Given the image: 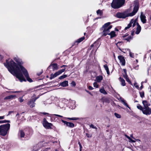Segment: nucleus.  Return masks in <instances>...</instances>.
<instances>
[{
	"label": "nucleus",
	"mask_w": 151,
	"mask_h": 151,
	"mask_svg": "<svg viewBox=\"0 0 151 151\" xmlns=\"http://www.w3.org/2000/svg\"><path fill=\"white\" fill-rule=\"evenodd\" d=\"M14 59L17 63V64L12 60L9 59L6 60V63H4V65L7 68L9 71L14 76H15L21 82L26 81V80L21 72V71L27 80L30 82H32L33 81L29 78L27 70L20 65V60L17 57L14 58Z\"/></svg>",
	"instance_id": "f257e3e1"
},
{
	"label": "nucleus",
	"mask_w": 151,
	"mask_h": 151,
	"mask_svg": "<svg viewBox=\"0 0 151 151\" xmlns=\"http://www.w3.org/2000/svg\"><path fill=\"white\" fill-rule=\"evenodd\" d=\"M134 6L133 11L130 13L131 9H128L124 12H118L116 14V17L120 18H125L129 17H132L135 15L138 10L139 7L138 2L137 1H134Z\"/></svg>",
	"instance_id": "f03ea898"
},
{
	"label": "nucleus",
	"mask_w": 151,
	"mask_h": 151,
	"mask_svg": "<svg viewBox=\"0 0 151 151\" xmlns=\"http://www.w3.org/2000/svg\"><path fill=\"white\" fill-rule=\"evenodd\" d=\"M111 23L107 22L102 27V30H103L102 32V36H105L108 35H110L111 38H113L115 36V33L114 31H111L109 33L110 29L112 28V26L110 25Z\"/></svg>",
	"instance_id": "7ed1b4c3"
},
{
	"label": "nucleus",
	"mask_w": 151,
	"mask_h": 151,
	"mask_svg": "<svg viewBox=\"0 0 151 151\" xmlns=\"http://www.w3.org/2000/svg\"><path fill=\"white\" fill-rule=\"evenodd\" d=\"M137 19L135 20L132 19L131 20L130 23L128 24L127 26L125 27L124 30H126L129 29L132 25V27H133L136 24H137V27L136 28V31L135 33L137 34H138L141 31V28L139 23L137 22Z\"/></svg>",
	"instance_id": "20e7f679"
},
{
	"label": "nucleus",
	"mask_w": 151,
	"mask_h": 151,
	"mask_svg": "<svg viewBox=\"0 0 151 151\" xmlns=\"http://www.w3.org/2000/svg\"><path fill=\"white\" fill-rule=\"evenodd\" d=\"M10 128V124L7 123L0 126V135L4 136L9 132Z\"/></svg>",
	"instance_id": "39448f33"
},
{
	"label": "nucleus",
	"mask_w": 151,
	"mask_h": 151,
	"mask_svg": "<svg viewBox=\"0 0 151 151\" xmlns=\"http://www.w3.org/2000/svg\"><path fill=\"white\" fill-rule=\"evenodd\" d=\"M142 103L144 107L142 113L146 115H149L151 114V108L149 107L150 105V104L145 100L143 101Z\"/></svg>",
	"instance_id": "423d86ee"
},
{
	"label": "nucleus",
	"mask_w": 151,
	"mask_h": 151,
	"mask_svg": "<svg viewBox=\"0 0 151 151\" xmlns=\"http://www.w3.org/2000/svg\"><path fill=\"white\" fill-rule=\"evenodd\" d=\"M125 3V0H113L111 6L114 9H117L122 6Z\"/></svg>",
	"instance_id": "0eeeda50"
},
{
	"label": "nucleus",
	"mask_w": 151,
	"mask_h": 151,
	"mask_svg": "<svg viewBox=\"0 0 151 151\" xmlns=\"http://www.w3.org/2000/svg\"><path fill=\"white\" fill-rule=\"evenodd\" d=\"M42 124L43 126L47 129L50 128L52 126V124L48 122L45 118H44L43 119Z\"/></svg>",
	"instance_id": "6e6552de"
},
{
	"label": "nucleus",
	"mask_w": 151,
	"mask_h": 151,
	"mask_svg": "<svg viewBox=\"0 0 151 151\" xmlns=\"http://www.w3.org/2000/svg\"><path fill=\"white\" fill-rule=\"evenodd\" d=\"M61 121L66 127L71 128H73L74 127V124L73 123L68 122L63 120H61Z\"/></svg>",
	"instance_id": "1a4fd4ad"
},
{
	"label": "nucleus",
	"mask_w": 151,
	"mask_h": 151,
	"mask_svg": "<svg viewBox=\"0 0 151 151\" xmlns=\"http://www.w3.org/2000/svg\"><path fill=\"white\" fill-rule=\"evenodd\" d=\"M37 100V99H31L28 102V105L31 108H33L35 106V102Z\"/></svg>",
	"instance_id": "9d476101"
},
{
	"label": "nucleus",
	"mask_w": 151,
	"mask_h": 151,
	"mask_svg": "<svg viewBox=\"0 0 151 151\" xmlns=\"http://www.w3.org/2000/svg\"><path fill=\"white\" fill-rule=\"evenodd\" d=\"M140 18L141 22H142L143 23L145 24L146 23L147 20L146 19V16L144 14L143 12H141V13Z\"/></svg>",
	"instance_id": "9b49d317"
},
{
	"label": "nucleus",
	"mask_w": 151,
	"mask_h": 151,
	"mask_svg": "<svg viewBox=\"0 0 151 151\" xmlns=\"http://www.w3.org/2000/svg\"><path fill=\"white\" fill-rule=\"evenodd\" d=\"M118 58L120 62L121 63L122 65L124 66L125 64V61L124 57L122 55H119L118 56Z\"/></svg>",
	"instance_id": "f8f14e48"
},
{
	"label": "nucleus",
	"mask_w": 151,
	"mask_h": 151,
	"mask_svg": "<svg viewBox=\"0 0 151 151\" xmlns=\"http://www.w3.org/2000/svg\"><path fill=\"white\" fill-rule=\"evenodd\" d=\"M51 66L52 67L53 70H55L58 69L57 64L56 63L51 64L48 67V69H50Z\"/></svg>",
	"instance_id": "ddd939ff"
},
{
	"label": "nucleus",
	"mask_w": 151,
	"mask_h": 151,
	"mask_svg": "<svg viewBox=\"0 0 151 151\" xmlns=\"http://www.w3.org/2000/svg\"><path fill=\"white\" fill-rule=\"evenodd\" d=\"M41 145V143H39L38 144L35 146L33 147L32 151H37L41 147V146H39Z\"/></svg>",
	"instance_id": "4468645a"
},
{
	"label": "nucleus",
	"mask_w": 151,
	"mask_h": 151,
	"mask_svg": "<svg viewBox=\"0 0 151 151\" xmlns=\"http://www.w3.org/2000/svg\"><path fill=\"white\" fill-rule=\"evenodd\" d=\"M60 85L63 87H66L68 85V81H65L60 84Z\"/></svg>",
	"instance_id": "2eb2a0df"
},
{
	"label": "nucleus",
	"mask_w": 151,
	"mask_h": 151,
	"mask_svg": "<svg viewBox=\"0 0 151 151\" xmlns=\"http://www.w3.org/2000/svg\"><path fill=\"white\" fill-rule=\"evenodd\" d=\"M58 75H59L57 72L55 73L54 74L52 73L50 74V80H52V79L54 78H55Z\"/></svg>",
	"instance_id": "dca6fc26"
},
{
	"label": "nucleus",
	"mask_w": 151,
	"mask_h": 151,
	"mask_svg": "<svg viewBox=\"0 0 151 151\" xmlns=\"http://www.w3.org/2000/svg\"><path fill=\"white\" fill-rule=\"evenodd\" d=\"M16 97V95H10L4 98V100H9L15 99Z\"/></svg>",
	"instance_id": "f3484780"
},
{
	"label": "nucleus",
	"mask_w": 151,
	"mask_h": 151,
	"mask_svg": "<svg viewBox=\"0 0 151 151\" xmlns=\"http://www.w3.org/2000/svg\"><path fill=\"white\" fill-rule=\"evenodd\" d=\"M102 100L103 103H109L110 102V99L106 98H103L102 99Z\"/></svg>",
	"instance_id": "a211bd4d"
},
{
	"label": "nucleus",
	"mask_w": 151,
	"mask_h": 151,
	"mask_svg": "<svg viewBox=\"0 0 151 151\" xmlns=\"http://www.w3.org/2000/svg\"><path fill=\"white\" fill-rule=\"evenodd\" d=\"M102 79V76H99L96 77V81L98 82H100Z\"/></svg>",
	"instance_id": "6ab92c4d"
},
{
	"label": "nucleus",
	"mask_w": 151,
	"mask_h": 151,
	"mask_svg": "<svg viewBox=\"0 0 151 151\" xmlns=\"http://www.w3.org/2000/svg\"><path fill=\"white\" fill-rule=\"evenodd\" d=\"M119 80L121 82V85L123 86H125L126 85V83H125V80L121 77H119Z\"/></svg>",
	"instance_id": "aec40b11"
},
{
	"label": "nucleus",
	"mask_w": 151,
	"mask_h": 151,
	"mask_svg": "<svg viewBox=\"0 0 151 151\" xmlns=\"http://www.w3.org/2000/svg\"><path fill=\"white\" fill-rule=\"evenodd\" d=\"M123 71L124 73H123V77L125 79H126L127 78H128L127 73V70L125 69H124Z\"/></svg>",
	"instance_id": "412c9836"
},
{
	"label": "nucleus",
	"mask_w": 151,
	"mask_h": 151,
	"mask_svg": "<svg viewBox=\"0 0 151 151\" xmlns=\"http://www.w3.org/2000/svg\"><path fill=\"white\" fill-rule=\"evenodd\" d=\"M19 134V135L20 136V137H24L25 134L24 132L22 130H20Z\"/></svg>",
	"instance_id": "4be33fe9"
},
{
	"label": "nucleus",
	"mask_w": 151,
	"mask_h": 151,
	"mask_svg": "<svg viewBox=\"0 0 151 151\" xmlns=\"http://www.w3.org/2000/svg\"><path fill=\"white\" fill-rule=\"evenodd\" d=\"M133 37L131 36H129L125 38L124 40L127 41L128 42H130L131 40H132Z\"/></svg>",
	"instance_id": "5701e85b"
},
{
	"label": "nucleus",
	"mask_w": 151,
	"mask_h": 151,
	"mask_svg": "<svg viewBox=\"0 0 151 151\" xmlns=\"http://www.w3.org/2000/svg\"><path fill=\"white\" fill-rule=\"evenodd\" d=\"M121 102L122 103L126 106L127 107L129 108V109H130V107L127 104L126 102V101L124 99H122L121 100Z\"/></svg>",
	"instance_id": "b1692460"
},
{
	"label": "nucleus",
	"mask_w": 151,
	"mask_h": 151,
	"mask_svg": "<svg viewBox=\"0 0 151 151\" xmlns=\"http://www.w3.org/2000/svg\"><path fill=\"white\" fill-rule=\"evenodd\" d=\"M104 67L105 69V70H106L107 73L108 75L109 74V69L108 67V66L107 65H104Z\"/></svg>",
	"instance_id": "393cba45"
},
{
	"label": "nucleus",
	"mask_w": 151,
	"mask_h": 151,
	"mask_svg": "<svg viewBox=\"0 0 151 151\" xmlns=\"http://www.w3.org/2000/svg\"><path fill=\"white\" fill-rule=\"evenodd\" d=\"M85 39V37H83L81 38L78 39L77 40L76 42H78V43H79L81 42H82L83 40Z\"/></svg>",
	"instance_id": "a878e982"
},
{
	"label": "nucleus",
	"mask_w": 151,
	"mask_h": 151,
	"mask_svg": "<svg viewBox=\"0 0 151 151\" xmlns=\"http://www.w3.org/2000/svg\"><path fill=\"white\" fill-rule=\"evenodd\" d=\"M96 13H97V14L98 15H99L100 16L102 15L103 11L101 10H100V9L98 10L97 11Z\"/></svg>",
	"instance_id": "bb28decb"
},
{
	"label": "nucleus",
	"mask_w": 151,
	"mask_h": 151,
	"mask_svg": "<svg viewBox=\"0 0 151 151\" xmlns=\"http://www.w3.org/2000/svg\"><path fill=\"white\" fill-rule=\"evenodd\" d=\"M100 91L101 93L104 94H107V93L104 88L101 89L100 90Z\"/></svg>",
	"instance_id": "cd10ccee"
},
{
	"label": "nucleus",
	"mask_w": 151,
	"mask_h": 151,
	"mask_svg": "<svg viewBox=\"0 0 151 151\" xmlns=\"http://www.w3.org/2000/svg\"><path fill=\"white\" fill-rule=\"evenodd\" d=\"M65 70V68H64V69L60 70L57 72L58 75H59L61 74L62 73L64 72Z\"/></svg>",
	"instance_id": "c85d7f7f"
},
{
	"label": "nucleus",
	"mask_w": 151,
	"mask_h": 151,
	"mask_svg": "<svg viewBox=\"0 0 151 151\" xmlns=\"http://www.w3.org/2000/svg\"><path fill=\"white\" fill-rule=\"evenodd\" d=\"M67 119H69L70 120H77L78 119V118H76V117H73V118H69L68 117L66 118Z\"/></svg>",
	"instance_id": "c756f323"
},
{
	"label": "nucleus",
	"mask_w": 151,
	"mask_h": 151,
	"mask_svg": "<svg viewBox=\"0 0 151 151\" xmlns=\"http://www.w3.org/2000/svg\"><path fill=\"white\" fill-rule=\"evenodd\" d=\"M9 122H10L9 120H4L0 121V123H9Z\"/></svg>",
	"instance_id": "7c9ffc66"
},
{
	"label": "nucleus",
	"mask_w": 151,
	"mask_h": 151,
	"mask_svg": "<svg viewBox=\"0 0 151 151\" xmlns=\"http://www.w3.org/2000/svg\"><path fill=\"white\" fill-rule=\"evenodd\" d=\"M140 96L142 98L144 97V91L139 92Z\"/></svg>",
	"instance_id": "2f4dec72"
},
{
	"label": "nucleus",
	"mask_w": 151,
	"mask_h": 151,
	"mask_svg": "<svg viewBox=\"0 0 151 151\" xmlns=\"http://www.w3.org/2000/svg\"><path fill=\"white\" fill-rule=\"evenodd\" d=\"M114 115L115 116L118 118H121V115L117 113H115L114 114Z\"/></svg>",
	"instance_id": "473e14b6"
},
{
	"label": "nucleus",
	"mask_w": 151,
	"mask_h": 151,
	"mask_svg": "<svg viewBox=\"0 0 151 151\" xmlns=\"http://www.w3.org/2000/svg\"><path fill=\"white\" fill-rule=\"evenodd\" d=\"M137 108L140 110L142 111V112L143 111V107H142L141 105H138L137 106Z\"/></svg>",
	"instance_id": "72a5a7b5"
},
{
	"label": "nucleus",
	"mask_w": 151,
	"mask_h": 151,
	"mask_svg": "<svg viewBox=\"0 0 151 151\" xmlns=\"http://www.w3.org/2000/svg\"><path fill=\"white\" fill-rule=\"evenodd\" d=\"M67 75H63L62 76H61L59 77V79H63L64 78H65L67 77Z\"/></svg>",
	"instance_id": "f704fd0d"
},
{
	"label": "nucleus",
	"mask_w": 151,
	"mask_h": 151,
	"mask_svg": "<svg viewBox=\"0 0 151 151\" xmlns=\"http://www.w3.org/2000/svg\"><path fill=\"white\" fill-rule=\"evenodd\" d=\"M71 85L73 87H75L76 86V83L74 81H72L71 83Z\"/></svg>",
	"instance_id": "c9c22d12"
},
{
	"label": "nucleus",
	"mask_w": 151,
	"mask_h": 151,
	"mask_svg": "<svg viewBox=\"0 0 151 151\" xmlns=\"http://www.w3.org/2000/svg\"><path fill=\"white\" fill-rule=\"evenodd\" d=\"M93 86L97 88L99 87L98 85L97 84L96 82H95L93 83Z\"/></svg>",
	"instance_id": "e433bc0d"
},
{
	"label": "nucleus",
	"mask_w": 151,
	"mask_h": 151,
	"mask_svg": "<svg viewBox=\"0 0 151 151\" xmlns=\"http://www.w3.org/2000/svg\"><path fill=\"white\" fill-rule=\"evenodd\" d=\"M126 81L130 84L132 85L131 82L130 81V80L129 79V78H127L126 79H125Z\"/></svg>",
	"instance_id": "4c0bfd02"
},
{
	"label": "nucleus",
	"mask_w": 151,
	"mask_h": 151,
	"mask_svg": "<svg viewBox=\"0 0 151 151\" xmlns=\"http://www.w3.org/2000/svg\"><path fill=\"white\" fill-rule=\"evenodd\" d=\"M23 97H20L19 99V101L20 103L24 101V99H22Z\"/></svg>",
	"instance_id": "58836bf2"
},
{
	"label": "nucleus",
	"mask_w": 151,
	"mask_h": 151,
	"mask_svg": "<svg viewBox=\"0 0 151 151\" xmlns=\"http://www.w3.org/2000/svg\"><path fill=\"white\" fill-rule=\"evenodd\" d=\"M90 127L92 128L93 129H96L97 127L96 126H94L93 124H91L90 125Z\"/></svg>",
	"instance_id": "ea45409f"
},
{
	"label": "nucleus",
	"mask_w": 151,
	"mask_h": 151,
	"mask_svg": "<svg viewBox=\"0 0 151 151\" xmlns=\"http://www.w3.org/2000/svg\"><path fill=\"white\" fill-rule=\"evenodd\" d=\"M134 86L137 89H139V86L137 85V83L136 82L134 84Z\"/></svg>",
	"instance_id": "a19ab883"
},
{
	"label": "nucleus",
	"mask_w": 151,
	"mask_h": 151,
	"mask_svg": "<svg viewBox=\"0 0 151 151\" xmlns=\"http://www.w3.org/2000/svg\"><path fill=\"white\" fill-rule=\"evenodd\" d=\"M86 135L88 138L91 137V135L88 133H86Z\"/></svg>",
	"instance_id": "79ce46f5"
},
{
	"label": "nucleus",
	"mask_w": 151,
	"mask_h": 151,
	"mask_svg": "<svg viewBox=\"0 0 151 151\" xmlns=\"http://www.w3.org/2000/svg\"><path fill=\"white\" fill-rule=\"evenodd\" d=\"M129 55L130 57L132 58H134V55L132 53L130 52H129Z\"/></svg>",
	"instance_id": "37998d69"
},
{
	"label": "nucleus",
	"mask_w": 151,
	"mask_h": 151,
	"mask_svg": "<svg viewBox=\"0 0 151 151\" xmlns=\"http://www.w3.org/2000/svg\"><path fill=\"white\" fill-rule=\"evenodd\" d=\"M88 88L89 90H93V88L92 87H91V86H89Z\"/></svg>",
	"instance_id": "c03bdc74"
},
{
	"label": "nucleus",
	"mask_w": 151,
	"mask_h": 151,
	"mask_svg": "<svg viewBox=\"0 0 151 151\" xmlns=\"http://www.w3.org/2000/svg\"><path fill=\"white\" fill-rule=\"evenodd\" d=\"M13 112V111H9V113H8V114H7V116H8L9 115L11 114Z\"/></svg>",
	"instance_id": "a18cd8bd"
},
{
	"label": "nucleus",
	"mask_w": 151,
	"mask_h": 151,
	"mask_svg": "<svg viewBox=\"0 0 151 151\" xmlns=\"http://www.w3.org/2000/svg\"><path fill=\"white\" fill-rule=\"evenodd\" d=\"M42 73V71L41 72L37 73V75L38 76H39Z\"/></svg>",
	"instance_id": "49530a36"
},
{
	"label": "nucleus",
	"mask_w": 151,
	"mask_h": 151,
	"mask_svg": "<svg viewBox=\"0 0 151 151\" xmlns=\"http://www.w3.org/2000/svg\"><path fill=\"white\" fill-rule=\"evenodd\" d=\"M125 137H127V138L128 139H131V138H130V137H129V136H128L127 135L125 134Z\"/></svg>",
	"instance_id": "de8ad7c7"
},
{
	"label": "nucleus",
	"mask_w": 151,
	"mask_h": 151,
	"mask_svg": "<svg viewBox=\"0 0 151 151\" xmlns=\"http://www.w3.org/2000/svg\"><path fill=\"white\" fill-rule=\"evenodd\" d=\"M50 148H47L43 150H41V151H47V150L50 149Z\"/></svg>",
	"instance_id": "09e8293b"
},
{
	"label": "nucleus",
	"mask_w": 151,
	"mask_h": 151,
	"mask_svg": "<svg viewBox=\"0 0 151 151\" xmlns=\"http://www.w3.org/2000/svg\"><path fill=\"white\" fill-rule=\"evenodd\" d=\"M5 116H0V119H4Z\"/></svg>",
	"instance_id": "8fccbe9b"
},
{
	"label": "nucleus",
	"mask_w": 151,
	"mask_h": 151,
	"mask_svg": "<svg viewBox=\"0 0 151 151\" xmlns=\"http://www.w3.org/2000/svg\"><path fill=\"white\" fill-rule=\"evenodd\" d=\"M79 146V147H80V151H81V150H82V147L81 145H80Z\"/></svg>",
	"instance_id": "3c124183"
},
{
	"label": "nucleus",
	"mask_w": 151,
	"mask_h": 151,
	"mask_svg": "<svg viewBox=\"0 0 151 151\" xmlns=\"http://www.w3.org/2000/svg\"><path fill=\"white\" fill-rule=\"evenodd\" d=\"M41 113L44 115L49 114V113L46 112H42Z\"/></svg>",
	"instance_id": "603ef678"
},
{
	"label": "nucleus",
	"mask_w": 151,
	"mask_h": 151,
	"mask_svg": "<svg viewBox=\"0 0 151 151\" xmlns=\"http://www.w3.org/2000/svg\"><path fill=\"white\" fill-rule=\"evenodd\" d=\"M134 35V31H132L131 32V35L132 36V37H133V36Z\"/></svg>",
	"instance_id": "864d4df0"
},
{
	"label": "nucleus",
	"mask_w": 151,
	"mask_h": 151,
	"mask_svg": "<svg viewBox=\"0 0 151 151\" xmlns=\"http://www.w3.org/2000/svg\"><path fill=\"white\" fill-rule=\"evenodd\" d=\"M142 82L141 83V86L140 87V90H141L143 88V85L142 84Z\"/></svg>",
	"instance_id": "5fc2aeb1"
},
{
	"label": "nucleus",
	"mask_w": 151,
	"mask_h": 151,
	"mask_svg": "<svg viewBox=\"0 0 151 151\" xmlns=\"http://www.w3.org/2000/svg\"><path fill=\"white\" fill-rule=\"evenodd\" d=\"M21 92L20 91H13V92L14 93H20Z\"/></svg>",
	"instance_id": "6e6d98bb"
},
{
	"label": "nucleus",
	"mask_w": 151,
	"mask_h": 151,
	"mask_svg": "<svg viewBox=\"0 0 151 151\" xmlns=\"http://www.w3.org/2000/svg\"><path fill=\"white\" fill-rule=\"evenodd\" d=\"M129 140H130V141H131L132 142H135L134 140H132V139H129Z\"/></svg>",
	"instance_id": "4d7b16f0"
},
{
	"label": "nucleus",
	"mask_w": 151,
	"mask_h": 151,
	"mask_svg": "<svg viewBox=\"0 0 151 151\" xmlns=\"http://www.w3.org/2000/svg\"><path fill=\"white\" fill-rule=\"evenodd\" d=\"M67 65H62V66H60V68H63V67H67Z\"/></svg>",
	"instance_id": "13d9d810"
},
{
	"label": "nucleus",
	"mask_w": 151,
	"mask_h": 151,
	"mask_svg": "<svg viewBox=\"0 0 151 151\" xmlns=\"http://www.w3.org/2000/svg\"><path fill=\"white\" fill-rule=\"evenodd\" d=\"M95 44V42H94L93 44L91 46V47H93L94 46Z\"/></svg>",
	"instance_id": "bf43d9fd"
},
{
	"label": "nucleus",
	"mask_w": 151,
	"mask_h": 151,
	"mask_svg": "<svg viewBox=\"0 0 151 151\" xmlns=\"http://www.w3.org/2000/svg\"><path fill=\"white\" fill-rule=\"evenodd\" d=\"M53 115H55V116H58V117H59V116H60V115H58V114H53Z\"/></svg>",
	"instance_id": "052dcab7"
},
{
	"label": "nucleus",
	"mask_w": 151,
	"mask_h": 151,
	"mask_svg": "<svg viewBox=\"0 0 151 151\" xmlns=\"http://www.w3.org/2000/svg\"><path fill=\"white\" fill-rule=\"evenodd\" d=\"M2 59V56L0 55V60H1Z\"/></svg>",
	"instance_id": "680f3d73"
},
{
	"label": "nucleus",
	"mask_w": 151,
	"mask_h": 151,
	"mask_svg": "<svg viewBox=\"0 0 151 151\" xmlns=\"http://www.w3.org/2000/svg\"><path fill=\"white\" fill-rule=\"evenodd\" d=\"M127 35H124V36H123L122 37H125L127 36Z\"/></svg>",
	"instance_id": "e2e57ef3"
},
{
	"label": "nucleus",
	"mask_w": 151,
	"mask_h": 151,
	"mask_svg": "<svg viewBox=\"0 0 151 151\" xmlns=\"http://www.w3.org/2000/svg\"><path fill=\"white\" fill-rule=\"evenodd\" d=\"M78 144H79V145H81V143H80V142H78Z\"/></svg>",
	"instance_id": "0e129e2a"
},
{
	"label": "nucleus",
	"mask_w": 151,
	"mask_h": 151,
	"mask_svg": "<svg viewBox=\"0 0 151 151\" xmlns=\"http://www.w3.org/2000/svg\"><path fill=\"white\" fill-rule=\"evenodd\" d=\"M19 115V114L18 113L17 114V115H16V116H18V115Z\"/></svg>",
	"instance_id": "69168bd1"
},
{
	"label": "nucleus",
	"mask_w": 151,
	"mask_h": 151,
	"mask_svg": "<svg viewBox=\"0 0 151 151\" xmlns=\"http://www.w3.org/2000/svg\"><path fill=\"white\" fill-rule=\"evenodd\" d=\"M59 117H63V116H61V115H60Z\"/></svg>",
	"instance_id": "338daca9"
},
{
	"label": "nucleus",
	"mask_w": 151,
	"mask_h": 151,
	"mask_svg": "<svg viewBox=\"0 0 151 151\" xmlns=\"http://www.w3.org/2000/svg\"><path fill=\"white\" fill-rule=\"evenodd\" d=\"M55 151H58L57 150H56Z\"/></svg>",
	"instance_id": "774afa93"
}]
</instances>
